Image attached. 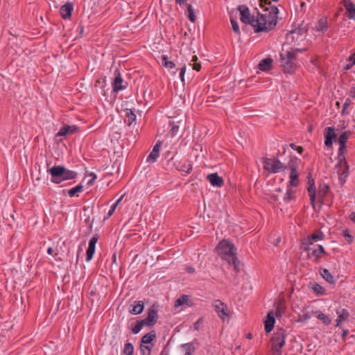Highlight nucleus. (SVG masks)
<instances>
[{"label":"nucleus","instance_id":"obj_1","mask_svg":"<svg viewBox=\"0 0 355 355\" xmlns=\"http://www.w3.org/2000/svg\"><path fill=\"white\" fill-rule=\"evenodd\" d=\"M237 10L240 12L241 22L252 26L256 33L270 31L277 25L279 13L277 7H273L270 14H261L258 12L257 18L251 15L250 9L246 5L239 6Z\"/></svg>","mask_w":355,"mask_h":355},{"label":"nucleus","instance_id":"obj_2","mask_svg":"<svg viewBox=\"0 0 355 355\" xmlns=\"http://www.w3.org/2000/svg\"><path fill=\"white\" fill-rule=\"evenodd\" d=\"M217 254L230 266H233L236 272L239 271V260L236 257L234 245L227 239L220 241L216 248Z\"/></svg>","mask_w":355,"mask_h":355},{"label":"nucleus","instance_id":"obj_3","mask_svg":"<svg viewBox=\"0 0 355 355\" xmlns=\"http://www.w3.org/2000/svg\"><path fill=\"white\" fill-rule=\"evenodd\" d=\"M47 172L51 175V182L59 184L64 181L76 179L78 173L74 171L69 170L63 165H55L47 169Z\"/></svg>","mask_w":355,"mask_h":355},{"label":"nucleus","instance_id":"obj_4","mask_svg":"<svg viewBox=\"0 0 355 355\" xmlns=\"http://www.w3.org/2000/svg\"><path fill=\"white\" fill-rule=\"evenodd\" d=\"M287 334L282 328H277L270 338L272 351L278 352V355L282 354V348L285 345Z\"/></svg>","mask_w":355,"mask_h":355},{"label":"nucleus","instance_id":"obj_5","mask_svg":"<svg viewBox=\"0 0 355 355\" xmlns=\"http://www.w3.org/2000/svg\"><path fill=\"white\" fill-rule=\"evenodd\" d=\"M295 60V53L287 51L285 53L280 54L281 67L285 73L293 74L296 71L297 66L294 63Z\"/></svg>","mask_w":355,"mask_h":355},{"label":"nucleus","instance_id":"obj_6","mask_svg":"<svg viewBox=\"0 0 355 355\" xmlns=\"http://www.w3.org/2000/svg\"><path fill=\"white\" fill-rule=\"evenodd\" d=\"M263 169L272 173L284 171L286 166L277 159L263 158Z\"/></svg>","mask_w":355,"mask_h":355},{"label":"nucleus","instance_id":"obj_7","mask_svg":"<svg viewBox=\"0 0 355 355\" xmlns=\"http://www.w3.org/2000/svg\"><path fill=\"white\" fill-rule=\"evenodd\" d=\"M325 238L324 234L320 230H315L312 234L304 239L302 242L304 251H309L310 250L309 245H313L318 241L324 240Z\"/></svg>","mask_w":355,"mask_h":355},{"label":"nucleus","instance_id":"obj_8","mask_svg":"<svg viewBox=\"0 0 355 355\" xmlns=\"http://www.w3.org/2000/svg\"><path fill=\"white\" fill-rule=\"evenodd\" d=\"M157 305L153 304L148 309L147 313V317L142 320L145 325L151 327L155 325L157 321Z\"/></svg>","mask_w":355,"mask_h":355},{"label":"nucleus","instance_id":"obj_9","mask_svg":"<svg viewBox=\"0 0 355 355\" xmlns=\"http://www.w3.org/2000/svg\"><path fill=\"white\" fill-rule=\"evenodd\" d=\"M114 92H119L127 87L128 83H124L120 71L118 69L114 71V78L112 83Z\"/></svg>","mask_w":355,"mask_h":355},{"label":"nucleus","instance_id":"obj_10","mask_svg":"<svg viewBox=\"0 0 355 355\" xmlns=\"http://www.w3.org/2000/svg\"><path fill=\"white\" fill-rule=\"evenodd\" d=\"M307 31L308 29L301 24L286 34V40L291 42H295V40H297L300 36H302Z\"/></svg>","mask_w":355,"mask_h":355},{"label":"nucleus","instance_id":"obj_11","mask_svg":"<svg viewBox=\"0 0 355 355\" xmlns=\"http://www.w3.org/2000/svg\"><path fill=\"white\" fill-rule=\"evenodd\" d=\"M307 191L310 197V202L314 210H315V196H316V188L315 185V181L311 178V175L309 174L308 177V188Z\"/></svg>","mask_w":355,"mask_h":355},{"label":"nucleus","instance_id":"obj_12","mask_svg":"<svg viewBox=\"0 0 355 355\" xmlns=\"http://www.w3.org/2000/svg\"><path fill=\"white\" fill-rule=\"evenodd\" d=\"M214 306L215 308L216 312L218 313V317L220 319H224L225 317L228 315V309L227 305L223 303L220 300H215L214 302Z\"/></svg>","mask_w":355,"mask_h":355},{"label":"nucleus","instance_id":"obj_13","mask_svg":"<svg viewBox=\"0 0 355 355\" xmlns=\"http://www.w3.org/2000/svg\"><path fill=\"white\" fill-rule=\"evenodd\" d=\"M98 239V235L95 234L89 242V246L86 251V261H89L92 259L96 250V244Z\"/></svg>","mask_w":355,"mask_h":355},{"label":"nucleus","instance_id":"obj_14","mask_svg":"<svg viewBox=\"0 0 355 355\" xmlns=\"http://www.w3.org/2000/svg\"><path fill=\"white\" fill-rule=\"evenodd\" d=\"M324 145L327 148H330L333 145L334 139L336 137V134L334 127H327L324 131Z\"/></svg>","mask_w":355,"mask_h":355},{"label":"nucleus","instance_id":"obj_15","mask_svg":"<svg viewBox=\"0 0 355 355\" xmlns=\"http://www.w3.org/2000/svg\"><path fill=\"white\" fill-rule=\"evenodd\" d=\"M336 168L337 173L339 176V183L341 186H343L346 182V180L349 176V164L347 162H345V164H343V166L341 168Z\"/></svg>","mask_w":355,"mask_h":355},{"label":"nucleus","instance_id":"obj_16","mask_svg":"<svg viewBox=\"0 0 355 355\" xmlns=\"http://www.w3.org/2000/svg\"><path fill=\"white\" fill-rule=\"evenodd\" d=\"M73 10V3L71 2H67L61 6L60 9V14L64 19H67L71 18Z\"/></svg>","mask_w":355,"mask_h":355},{"label":"nucleus","instance_id":"obj_17","mask_svg":"<svg viewBox=\"0 0 355 355\" xmlns=\"http://www.w3.org/2000/svg\"><path fill=\"white\" fill-rule=\"evenodd\" d=\"M78 131V127L76 125H64L62 126L58 132L55 135V137H64L67 135H71Z\"/></svg>","mask_w":355,"mask_h":355},{"label":"nucleus","instance_id":"obj_18","mask_svg":"<svg viewBox=\"0 0 355 355\" xmlns=\"http://www.w3.org/2000/svg\"><path fill=\"white\" fill-rule=\"evenodd\" d=\"M343 4L346 10L345 15L349 19L355 21V4L351 0H344Z\"/></svg>","mask_w":355,"mask_h":355},{"label":"nucleus","instance_id":"obj_19","mask_svg":"<svg viewBox=\"0 0 355 355\" xmlns=\"http://www.w3.org/2000/svg\"><path fill=\"white\" fill-rule=\"evenodd\" d=\"M275 323V315L272 311L268 313L266 319L264 322L265 331L266 333H270L274 328Z\"/></svg>","mask_w":355,"mask_h":355},{"label":"nucleus","instance_id":"obj_20","mask_svg":"<svg viewBox=\"0 0 355 355\" xmlns=\"http://www.w3.org/2000/svg\"><path fill=\"white\" fill-rule=\"evenodd\" d=\"M336 313L338 314V318L336 319V326L340 327L341 322L349 317V313L347 309L340 307L336 310Z\"/></svg>","mask_w":355,"mask_h":355},{"label":"nucleus","instance_id":"obj_21","mask_svg":"<svg viewBox=\"0 0 355 355\" xmlns=\"http://www.w3.org/2000/svg\"><path fill=\"white\" fill-rule=\"evenodd\" d=\"M345 152L346 145H339L337 157V159L338 160V162L336 165V168H341L343 166V164H345V162H347L345 156Z\"/></svg>","mask_w":355,"mask_h":355},{"label":"nucleus","instance_id":"obj_22","mask_svg":"<svg viewBox=\"0 0 355 355\" xmlns=\"http://www.w3.org/2000/svg\"><path fill=\"white\" fill-rule=\"evenodd\" d=\"M207 179L214 187H221L223 184V179L218 173H214L208 175Z\"/></svg>","mask_w":355,"mask_h":355},{"label":"nucleus","instance_id":"obj_23","mask_svg":"<svg viewBox=\"0 0 355 355\" xmlns=\"http://www.w3.org/2000/svg\"><path fill=\"white\" fill-rule=\"evenodd\" d=\"M298 177L299 173L297 170V168L295 167V165H292L291 168V173L289 176V184L291 187H295L297 186L299 182H298Z\"/></svg>","mask_w":355,"mask_h":355},{"label":"nucleus","instance_id":"obj_24","mask_svg":"<svg viewBox=\"0 0 355 355\" xmlns=\"http://www.w3.org/2000/svg\"><path fill=\"white\" fill-rule=\"evenodd\" d=\"M273 60L271 58H266L260 61L258 64L259 69L262 71H267L272 68Z\"/></svg>","mask_w":355,"mask_h":355},{"label":"nucleus","instance_id":"obj_25","mask_svg":"<svg viewBox=\"0 0 355 355\" xmlns=\"http://www.w3.org/2000/svg\"><path fill=\"white\" fill-rule=\"evenodd\" d=\"M180 347L182 352L184 353V355H192L196 350L193 342L182 344Z\"/></svg>","mask_w":355,"mask_h":355},{"label":"nucleus","instance_id":"obj_26","mask_svg":"<svg viewBox=\"0 0 355 355\" xmlns=\"http://www.w3.org/2000/svg\"><path fill=\"white\" fill-rule=\"evenodd\" d=\"M316 31L324 33L328 29V22L327 17H322L317 23L315 28Z\"/></svg>","mask_w":355,"mask_h":355},{"label":"nucleus","instance_id":"obj_27","mask_svg":"<svg viewBox=\"0 0 355 355\" xmlns=\"http://www.w3.org/2000/svg\"><path fill=\"white\" fill-rule=\"evenodd\" d=\"M310 287L317 296H324L326 295L324 288L316 282L310 283Z\"/></svg>","mask_w":355,"mask_h":355},{"label":"nucleus","instance_id":"obj_28","mask_svg":"<svg viewBox=\"0 0 355 355\" xmlns=\"http://www.w3.org/2000/svg\"><path fill=\"white\" fill-rule=\"evenodd\" d=\"M144 309V303L143 301L136 302V304L129 310L130 313L133 315H139L143 312Z\"/></svg>","mask_w":355,"mask_h":355},{"label":"nucleus","instance_id":"obj_29","mask_svg":"<svg viewBox=\"0 0 355 355\" xmlns=\"http://www.w3.org/2000/svg\"><path fill=\"white\" fill-rule=\"evenodd\" d=\"M320 275L322 277V278L329 283L330 284L334 285L336 284V281L334 277L331 275L329 270L326 268H323L320 270Z\"/></svg>","mask_w":355,"mask_h":355},{"label":"nucleus","instance_id":"obj_30","mask_svg":"<svg viewBox=\"0 0 355 355\" xmlns=\"http://www.w3.org/2000/svg\"><path fill=\"white\" fill-rule=\"evenodd\" d=\"M176 168L181 172L185 173L186 174H189L193 169V166L191 162L189 160H187L180 166H177Z\"/></svg>","mask_w":355,"mask_h":355},{"label":"nucleus","instance_id":"obj_31","mask_svg":"<svg viewBox=\"0 0 355 355\" xmlns=\"http://www.w3.org/2000/svg\"><path fill=\"white\" fill-rule=\"evenodd\" d=\"M156 338V334L155 331H151L146 334H145L141 340V343L143 345L149 344L153 340Z\"/></svg>","mask_w":355,"mask_h":355},{"label":"nucleus","instance_id":"obj_32","mask_svg":"<svg viewBox=\"0 0 355 355\" xmlns=\"http://www.w3.org/2000/svg\"><path fill=\"white\" fill-rule=\"evenodd\" d=\"M259 6L264 12H268L267 14H270L273 7H276L271 6V0H259Z\"/></svg>","mask_w":355,"mask_h":355},{"label":"nucleus","instance_id":"obj_33","mask_svg":"<svg viewBox=\"0 0 355 355\" xmlns=\"http://www.w3.org/2000/svg\"><path fill=\"white\" fill-rule=\"evenodd\" d=\"M320 254H327L324 248L322 245H318V249H315L312 251L311 255L315 258V261H318L320 259Z\"/></svg>","mask_w":355,"mask_h":355},{"label":"nucleus","instance_id":"obj_34","mask_svg":"<svg viewBox=\"0 0 355 355\" xmlns=\"http://www.w3.org/2000/svg\"><path fill=\"white\" fill-rule=\"evenodd\" d=\"M124 112L128 125H130L136 120V114L131 109H125Z\"/></svg>","mask_w":355,"mask_h":355},{"label":"nucleus","instance_id":"obj_35","mask_svg":"<svg viewBox=\"0 0 355 355\" xmlns=\"http://www.w3.org/2000/svg\"><path fill=\"white\" fill-rule=\"evenodd\" d=\"M189 300V295H182L175 301L174 305L175 307H178V306H180L182 305H184V304H186L187 306H191L190 304H188Z\"/></svg>","mask_w":355,"mask_h":355},{"label":"nucleus","instance_id":"obj_36","mask_svg":"<svg viewBox=\"0 0 355 355\" xmlns=\"http://www.w3.org/2000/svg\"><path fill=\"white\" fill-rule=\"evenodd\" d=\"M83 186L81 184H79L77 186L68 190L67 193L70 197H73L75 196H78L77 193L83 191Z\"/></svg>","mask_w":355,"mask_h":355},{"label":"nucleus","instance_id":"obj_37","mask_svg":"<svg viewBox=\"0 0 355 355\" xmlns=\"http://www.w3.org/2000/svg\"><path fill=\"white\" fill-rule=\"evenodd\" d=\"M295 198V191L289 188L286 189V196L284 198V201L286 203H288L291 200Z\"/></svg>","mask_w":355,"mask_h":355},{"label":"nucleus","instance_id":"obj_38","mask_svg":"<svg viewBox=\"0 0 355 355\" xmlns=\"http://www.w3.org/2000/svg\"><path fill=\"white\" fill-rule=\"evenodd\" d=\"M123 198V196H121L111 207L110 210L108 211L106 217H105V220L107 218H109L115 211L118 205L120 203V202L122 200Z\"/></svg>","mask_w":355,"mask_h":355},{"label":"nucleus","instance_id":"obj_39","mask_svg":"<svg viewBox=\"0 0 355 355\" xmlns=\"http://www.w3.org/2000/svg\"><path fill=\"white\" fill-rule=\"evenodd\" d=\"M350 135L349 131H345L343 132L338 139L339 145H346V141L349 139V137Z\"/></svg>","mask_w":355,"mask_h":355},{"label":"nucleus","instance_id":"obj_40","mask_svg":"<svg viewBox=\"0 0 355 355\" xmlns=\"http://www.w3.org/2000/svg\"><path fill=\"white\" fill-rule=\"evenodd\" d=\"M162 64L165 67H167L169 69H173L175 67V64L173 62L168 60L167 55L162 56Z\"/></svg>","mask_w":355,"mask_h":355},{"label":"nucleus","instance_id":"obj_41","mask_svg":"<svg viewBox=\"0 0 355 355\" xmlns=\"http://www.w3.org/2000/svg\"><path fill=\"white\" fill-rule=\"evenodd\" d=\"M329 185L325 184L320 185L319 187V191H318L319 197L325 198V196L327 194V193L329 192Z\"/></svg>","mask_w":355,"mask_h":355},{"label":"nucleus","instance_id":"obj_42","mask_svg":"<svg viewBox=\"0 0 355 355\" xmlns=\"http://www.w3.org/2000/svg\"><path fill=\"white\" fill-rule=\"evenodd\" d=\"M123 353L125 355H133L134 354V346L130 343H126L124 345Z\"/></svg>","mask_w":355,"mask_h":355},{"label":"nucleus","instance_id":"obj_43","mask_svg":"<svg viewBox=\"0 0 355 355\" xmlns=\"http://www.w3.org/2000/svg\"><path fill=\"white\" fill-rule=\"evenodd\" d=\"M187 12H188V17L191 22H195L196 19V17L194 15V10L191 4L187 5Z\"/></svg>","mask_w":355,"mask_h":355},{"label":"nucleus","instance_id":"obj_44","mask_svg":"<svg viewBox=\"0 0 355 355\" xmlns=\"http://www.w3.org/2000/svg\"><path fill=\"white\" fill-rule=\"evenodd\" d=\"M317 318L319 320H322V322L326 325H329L331 323V320L327 315H326L322 312H319Z\"/></svg>","mask_w":355,"mask_h":355},{"label":"nucleus","instance_id":"obj_45","mask_svg":"<svg viewBox=\"0 0 355 355\" xmlns=\"http://www.w3.org/2000/svg\"><path fill=\"white\" fill-rule=\"evenodd\" d=\"M159 153L157 151L152 150L147 157L146 161L148 162H155L159 157Z\"/></svg>","mask_w":355,"mask_h":355},{"label":"nucleus","instance_id":"obj_46","mask_svg":"<svg viewBox=\"0 0 355 355\" xmlns=\"http://www.w3.org/2000/svg\"><path fill=\"white\" fill-rule=\"evenodd\" d=\"M349 63L346 64V66L344 67L345 70L350 69L354 64H355V52L352 54L347 60Z\"/></svg>","mask_w":355,"mask_h":355},{"label":"nucleus","instance_id":"obj_47","mask_svg":"<svg viewBox=\"0 0 355 355\" xmlns=\"http://www.w3.org/2000/svg\"><path fill=\"white\" fill-rule=\"evenodd\" d=\"M144 325L145 323H144V321H142V320L137 321L136 325L132 329V332L134 334H138L141 331L142 327Z\"/></svg>","mask_w":355,"mask_h":355},{"label":"nucleus","instance_id":"obj_48","mask_svg":"<svg viewBox=\"0 0 355 355\" xmlns=\"http://www.w3.org/2000/svg\"><path fill=\"white\" fill-rule=\"evenodd\" d=\"M230 22L232 24V28L233 31L236 34H240V28H239V26L237 21L236 19H233L232 17H230Z\"/></svg>","mask_w":355,"mask_h":355},{"label":"nucleus","instance_id":"obj_49","mask_svg":"<svg viewBox=\"0 0 355 355\" xmlns=\"http://www.w3.org/2000/svg\"><path fill=\"white\" fill-rule=\"evenodd\" d=\"M139 349L141 352V355H150V352H151L150 347L146 345L140 344Z\"/></svg>","mask_w":355,"mask_h":355},{"label":"nucleus","instance_id":"obj_50","mask_svg":"<svg viewBox=\"0 0 355 355\" xmlns=\"http://www.w3.org/2000/svg\"><path fill=\"white\" fill-rule=\"evenodd\" d=\"M343 236L346 239V241L349 244L353 242L354 237L349 234V230L348 229L343 231Z\"/></svg>","mask_w":355,"mask_h":355},{"label":"nucleus","instance_id":"obj_51","mask_svg":"<svg viewBox=\"0 0 355 355\" xmlns=\"http://www.w3.org/2000/svg\"><path fill=\"white\" fill-rule=\"evenodd\" d=\"M352 104V101L349 99V98H347L343 105V109H342V114L343 115H345L347 113L345 112V110L349 107V106Z\"/></svg>","mask_w":355,"mask_h":355},{"label":"nucleus","instance_id":"obj_52","mask_svg":"<svg viewBox=\"0 0 355 355\" xmlns=\"http://www.w3.org/2000/svg\"><path fill=\"white\" fill-rule=\"evenodd\" d=\"M289 146H290L292 149H293V150H295L297 151V153H298L299 154H302V153L304 152V148H303L302 146H296V145H295V144H293V143L290 144Z\"/></svg>","mask_w":355,"mask_h":355},{"label":"nucleus","instance_id":"obj_53","mask_svg":"<svg viewBox=\"0 0 355 355\" xmlns=\"http://www.w3.org/2000/svg\"><path fill=\"white\" fill-rule=\"evenodd\" d=\"M175 154H176V152L173 153V152L168 150V151L165 153L164 157L168 161H171V160H172L173 159V157H174Z\"/></svg>","mask_w":355,"mask_h":355},{"label":"nucleus","instance_id":"obj_54","mask_svg":"<svg viewBox=\"0 0 355 355\" xmlns=\"http://www.w3.org/2000/svg\"><path fill=\"white\" fill-rule=\"evenodd\" d=\"M89 175L90 177H92V178H91V180H89L87 182V184H88L89 186H92V185H93V184H94V182L95 180L96 179L97 175H96L94 173H93V172L90 173L89 174Z\"/></svg>","mask_w":355,"mask_h":355},{"label":"nucleus","instance_id":"obj_55","mask_svg":"<svg viewBox=\"0 0 355 355\" xmlns=\"http://www.w3.org/2000/svg\"><path fill=\"white\" fill-rule=\"evenodd\" d=\"M306 49L305 48H303V49H292L291 51H289L290 53H295V58L296 59V55H297V53H303L304 51H306Z\"/></svg>","mask_w":355,"mask_h":355},{"label":"nucleus","instance_id":"obj_56","mask_svg":"<svg viewBox=\"0 0 355 355\" xmlns=\"http://www.w3.org/2000/svg\"><path fill=\"white\" fill-rule=\"evenodd\" d=\"M300 159H298L297 157L295 156H293L291 158V160L289 162V165L291 166L292 165H295V166H297V164H298V162H300Z\"/></svg>","mask_w":355,"mask_h":355},{"label":"nucleus","instance_id":"obj_57","mask_svg":"<svg viewBox=\"0 0 355 355\" xmlns=\"http://www.w3.org/2000/svg\"><path fill=\"white\" fill-rule=\"evenodd\" d=\"M185 71H186V66H183L181 69H180V78L182 80V82L184 83V73H185Z\"/></svg>","mask_w":355,"mask_h":355},{"label":"nucleus","instance_id":"obj_58","mask_svg":"<svg viewBox=\"0 0 355 355\" xmlns=\"http://www.w3.org/2000/svg\"><path fill=\"white\" fill-rule=\"evenodd\" d=\"M202 322V318H199L194 324H193V328L195 330H198L200 328V325L201 322Z\"/></svg>","mask_w":355,"mask_h":355},{"label":"nucleus","instance_id":"obj_59","mask_svg":"<svg viewBox=\"0 0 355 355\" xmlns=\"http://www.w3.org/2000/svg\"><path fill=\"white\" fill-rule=\"evenodd\" d=\"M84 222L87 226L93 225L94 219H91L89 216H87Z\"/></svg>","mask_w":355,"mask_h":355},{"label":"nucleus","instance_id":"obj_60","mask_svg":"<svg viewBox=\"0 0 355 355\" xmlns=\"http://www.w3.org/2000/svg\"><path fill=\"white\" fill-rule=\"evenodd\" d=\"M161 146H162V142L159 141H157V144L154 146L153 150L157 151V153H159V150H160Z\"/></svg>","mask_w":355,"mask_h":355},{"label":"nucleus","instance_id":"obj_61","mask_svg":"<svg viewBox=\"0 0 355 355\" xmlns=\"http://www.w3.org/2000/svg\"><path fill=\"white\" fill-rule=\"evenodd\" d=\"M193 69L196 71H199L201 69V65L200 63L195 62L193 64Z\"/></svg>","mask_w":355,"mask_h":355},{"label":"nucleus","instance_id":"obj_62","mask_svg":"<svg viewBox=\"0 0 355 355\" xmlns=\"http://www.w3.org/2000/svg\"><path fill=\"white\" fill-rule=\"evenodd\" d=\"M170 125H171V131L173 132V133L175 132L179 128V127L176 125L174 123L170 122Z\"/></svg>","mask_w":355,"mask_h":355},{"label":"nucleus","instance_id":"obj_63","mask_svg":"<svg viewBox=\"0 0 355 355\" xmlns=\"http://www.w3.org/2000/svg\"><path fill=\"white\" fill-rule=\"evenodd\" d=\"M93 225L87 226V230L85 231V234L89 235L92 232Z\"/></svg>","mask_w":355,"mask_h":355},{"label":"nucleus","instance_id":"obj_64","mask_svg":"<svg viewBox=\"0 0 355 355\" xmlns=\"http://www.w3.org/2000/svg\"><path fill=\"white\" fill-rule=\"evenodd\" d=\"M349 94L351 97L355 98V87H353L350 89Z\"/></svg>","mask_w":355,"mask_h":355}]
</instances>
